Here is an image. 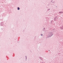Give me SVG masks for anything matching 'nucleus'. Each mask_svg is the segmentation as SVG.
<instances>
[{"instance_id":"nucleus-2","label":"nucleus","mask_w":63,"mask_h":63,"mask_svg":"<svg viewBox=\"0 0 63 63\" xmlns=\"http://www.w3.org/2000/svg\"><path fill=\"white\" fill-rule=\"evenodd\" d=\"M41 36H43V34H41Z\"/></svg>"},{"instance_id":"nucleus-1","label":"nucleus","mask_w":63,"mask_h":63,"mask_svg":"<svg viewBox=\"0 0 63 63\" xmlns=\"http://www.w3.org/2000/svg\"><path fill=\"white\" fill-rule=\"evenodd\" d=\"M19 9H20V8H19L18 7V9H17L18 10H19Z\"/></svg>"}]
</instances>
